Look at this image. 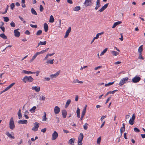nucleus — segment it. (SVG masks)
I'll list each match as a JSON object with an SVG mask.
<instances>
[{"instance_id": "37", "label": "nucleus", "mask_w": 145, "mask_h": 145, "mask_svg": "<svg viewBox=\"0 0 145 145\" xmlns=\"http://www.w3.org/2000/svg\"><path fill=\"white\" fill-rule=\"evenodd\" d=\"M36 107L35 106H34L31 109L29 110V111L33 113L35 112V110L36 109Z\"/></svg>"}, {"instance_id": "16", "label": "nucleus", "mask_w": 145, "mask_h": 145, "mask_svg": "<svg viewBox=\"0 0 145 145\" xmlns=\"http://www.w3.org/2000/svg\"><path fill=\"white\" fill-rule=\"evenodd\" d=\"M22 73L26 74H35V72L28 71L26 70H23L22 71Z\"/></svg>"}, {"instance_id": "54", "label": "nucleus", "mask_w": 145, "mask_h": 145, "mask_svg": "<svg viewBox=\"0 0 145 145\" xmlns=\"http://www.w3.org/2000/svg\"><path fill=\"white\" fill-rule=\"evenodd\" d=\"M45 97L43 95L42 96L41 98H40L39 100L40 101L42 100L43 101L45 100Z\"/></svg>"}, {"instance_id": "3", "label": "nucleus", "mask_w": 145, "mask_h": 145, "mask_svg": "<svg viewBox=\"0 0 145 145\" xmlns=\"http://www.w3.org/2000/svg\"><path fill=\"white\" fill-rule=\"evenodd\" d=\"M129 78L128 77H125L122 78L120 82L119 85V86H121L126 83V82L128 80Z\"/></svg>"}, {"instance_id": "41", "label": "nucleus", "mask_w": 145, "mask_h": 145, "mask_svg": "<svg viewBox=\"0 0 145 145\" xmlns=\"http://www.w3.org/2000/svg\"><path fill=\"white\" fill-rule=\"evenodd\" d=\"M42 33V31L41 30H39L37 31L36 33V35L37 36L40 35Z\"/></svg>"}, {"instance_id": "14", "label": "nucleus", "mask_w": 145, "mask_h": 145, "mask_svg": "<svg viewBox=\"0 0 145 145\" xmlns=\"http://www.w3.org/2000/svg\"><path fill=\"white\" fill-rule=\"evenodd\" d=\"M84 137L83 134L82 133H80L78 137V141L79 142H82Z\"/></svg>"}, {"instance_id": "9", "label": "nucleus", "mask_w": 145, "mask_h": 145, "mask_svg": "<svg viewBox=\"0 0 145 145\" xmlns=\"http://www.w3.org/2000/svg\"><path fill=\"white\" fill-rule=\"evenodd\" d=\"M39 126V123L36 122L35 123H34V126L32 128V130L34 131H37Z\"/></svg>"}, {"instance_id": "11", "label": "nucleus", "mask_w": 145, "mask_h": 145, "mask_svg": "<svg viewBox=\"0 0 145 145\" xmlns=\"http://www.w3.org/2000/svg\"><path fill=\"white\" fill-rule=\"evenodd\" d=\"M58 136V133L56 131H54L52 134V140H55Z\"/></svg>"}, {"instance_id": "38", "label": "nucleus", "mask_w": 145, "mask_h": 145, "mask_svg": "<svg viewBox=\"0 0 145 145\" xmlns=\"http://www.w3.org/2000/svg\"><path fill=\"white\" fill-rule=\"evenodd\" d=\"M142 45L140 46L138 48V52L139 54L142 53Z\"/></svg>"}, {"instance_id": "47", "label": "nucleus", "mask_w": 145, "mask_h": 145, "mask_svg": "<svg viewBox=\"0 0 145 145\" xmlns=\"http://www.w3.org/2000/svg\"><path fill=\"white\" fill-rule=\"evenodd\" d=\"M114 83V82H109L108 84H106L105 85V86H110L112 85Z\"/></svg>"}, {"instance_id": "27", "label": "nucleus", "mask_w": 145, "mask_h": 145, "mask_svg": "<svg viewBox=\"0 0 145 145\" xmlns=\"http://www.w3.org/2000/svg\"><path fill=\"white\" fill-rule=\"evenodd\" d=\"M104 32H102L101 33L97 34L96 37H94L95 39H98L99 38V35H101L103 34H104Z\"/></svg>"}, {"instance_id": "21", "label": "nucleus", "mask_w": 145, "mask_h": 145, "mask_svg": "<svg viewBox=\"0 0 145 145\" xmlns=\"http://www.w3.org/2000/svg\"><path fill=\"white\" fill-rule=\"evenodd\" d=\"M38 55H39V54H38L37 52H36L32 57L31 59L30 60V62H32L37 57V56Z\"/></svg>"}, {"instance_id": "61", "label": "nucleus", "mask_w": 145, "mask_h": 145, "mask_svg": "<svg viewBox=\"0 0 145 145\" xmlns=\"http://www.w3.org/2000/svg\"><path fill=\"white\" fill-rule=\"evenodd\" d=\"M0 28L3 31V32H4L5 31V27H4L1 26V27H0Z\"/></svg>"}, {"instance_id": "22", "label": "nucleus", "mask_w": 145, "mask_h": 145, "mask_svg": "<svg viewBox=\"0 0 145 145\" xmlns=\"http://www.w3.org/2000/svg\"><path fill=\"white\" fill-rule=\"evenodd\" d=\"M71 102V100L70 99H69L67 100L65 106V108H67L69 106Z\"/></svg>"}, {"instance_id": "31", "label": "nucleus", "mask_w": 145, "mask_h": 145, "mask_svg": "<svg viewBox=\"0 0 145 145\" xmlns=\"http://www.w3.org/2000/svg\"><path fill=\"white\" fill-rule=\"evenodd\" d=\"M76 113L77 115V116L78 118L80 117V109L78 107L77 108V110H76Z\"/></svg>"}, {"instance_id": "17", "label": "nucleus", "mask_w": 145, "mask_h": 145, "mask_svg": "<svg viewBox=\"0 0 145 145\" xmlns=\"http://www.w3.org/2000/svg\"><path fill=\"white\" fill-rule=\"evenodd\" d=\"M6 134L10 138L12 139H14L15 138L14 137V136L12 135L8 132H7L6 133Z\"/></svg>"}, {"instance_id": "10", "label": "nucleus", "mask_w": 145, "mask_h": 145, "mask_svg": "<svg viewBox=\"0 0 145 145\" xmlns=\"http://www.w3.org/2000/svg\"><path fill=\"white\" fill-rule=\"evenodd\" d=\"M31 89L36 92H39L40 90V87L39 86H32Z\"/></svg>"}, {"instance_id": "63", "label": "nucleus", "mask_w": 145, "mask_h": 145, "mask_svg": "<svg viewBox=\"0 0 145 145\" xmlns=\"http://www.w3.org/2000/svg\"><path fill=\"white\" fill-rule=\"evenodd\" d=\"M121 37L119 38V39L121 40V41H122L123 40V36L122 35V33L121 34Z\"/></svg>"}, {"instance_id": "51", "label": "nucleus", "mask_w": 145, "mask_h": 145, "mask_svg": "<svg viewBox=\"0 0 145 145\" xmlns=\"http://www.w3.org/2000/svg\"><path fill=\"white\" fill-rule=\"evenodd\" d=\"M46 50H42V51H41V52H37L38 54L39 55V54H42L44 53V52H46Z\"/></svg>"}, {"instance_id": "8", "label": "nucleus", "mask_w": 145, "mask_h": 145, "mask_svg": "<svg viewBox=\"0 0 145 145\" xmlns=\"http://www.w3.org/2000/svg\"><path fill=\"white\" fill-rule=\"evenodd\" d=\"M135 118V115L133 114L131 118L129 121V123L131 125H132L134 123V121Z\"/></svg>"}, {"instance_id": "15", "label": "nucleus", "mask_w": 145, "mask_h": 145, "mask_svg": "<svg viewBox=\"0 0 145 145\" xmlns=\"http://www.w3.org/2000/svg\"><path fill=\"white\" fill-rule=\"evenodd\" d=\"M71 27H69L68 28L67 30L66 31L65 35L64 36L65 38H66L68 37L69 33L71 31Z\"/></svg>"}, {"instance_id": "58", "label": "nucleus", "mask_w": 145, "mask_h": 145, "mask_svg": "<svg viewBox=\"0 0 145 145\" xmlns=\"http://www.w3.org/2000/svg\"><path fill=\"white\" fill-rule=\"evenodd\" d=\"M8 5H7V7L5 9V11L3 13V14H5L7 12V10L8 9Z\"/></svg>"}, {"instance_id": "53", "label": "nucleus", "mask_w": 145, "mask_h": 145, "mask_svg": "<svg viewBox=\"0 0 145 145\" xmlns=\"http://www.w3.org/2000/svg\"><path fill=\"white\" fill-rule=\"evenodd\" d=\"M134 131L136 132H140V130L137 127H135L134 129Z\"/></svg>"}, {"instance_id": "2", "label": "nucleus", "mask_w": 145, "mask_h": 145, "mask_svg": "<svg viewBox=\"0 0 145 145\" xmlns=\"http://www.w3.org/2000/svg\"><path fill=\"white\" fill-rule=\"evenodd\" d=\"M9 128L11 130H13L15 127V125L14 121V119L12 117L10 119L9 123Z\"/></svg>"}, {"instance_id": "62", "label": "nucleus", "mask_w": 145, "mask_h": 145, "mask_svg": "<svg viewBox=\"0 0 145 145\" xmlns=\"http://www.w3.org/2000/svg\"><path fill=\"white\" fill-rule=\"evenodd\" d=\"M86 111H82L81 115V116H82V117L83 116H84L86 113Z\"/></svg>"}, {"instance_id": "7", "label": "nucleus", "mask_w": 145, "mask_h": 145, "mask_svg": "<svg viewBox=\"0 0 145 145\" xmlns=\"http://www.w3.org/2000/svg\"><path fill=\"white\" fill-rule=\"evenodd\" d=\"M92 0H86L84 4L86 7L91 6L92 4Z\"/></svg>"}, {"instance_id": "48", "label": "nucleus", "mask_w": 145, "mask_h": 145, "mask_svg": "<svg viewBox=\"0 0 145 145\" xmlns=\"http://www.w3.org/2000/svg\"><path fill=\"white\" fill-rule=\"evenodd\" d=\"M139 56L138 57V59H144V58L142 55V53L139 54Z\"/></svg>"}, {"instance_id": "34", "label": "nucleus", "mask_w": 145, "mask_h": 145, "mask_svg": "<svg viewBox=\"0 0 145 145\" xmlns=\"http://www.w3.org/2000/svg\"><path fill=\"white\" fill-rule=\"evenodd\" d=\"M15 84V83H12L10 85L8 86L7 87L6 89L8 90L10 88H11Z\"/></svg>"}, {"instance_id": "20", "label": "nucleus", "mask_w": 145, "mask_h": 145, "mask_svg": "<svg viewBox=\"0 0 145 145\" xmlns=\"http://www.w3.org/2000/svg\"><path fill=\"white\" fill-rule=\"evenodd\" d=\"M121 21H118L115 22L112 27V28H115L117 25L121 24Z\"/></svg>"}, {"instance_id": "60", "label": "nucleus", "mask_w": 145, "mask_h": 145, "mask_svg": "<svg viewBox=\"0 0 145 145\" xmlns=\"http://www.w3.org/2000/svg\"><path fill=\"white\" fill-rule=\"evenodd\" d=\"M46 130V128L43 129L41 130V131L43 133H45Z\"/></svg>"}, {"instance_id": "4", "label": "nucleus", "mask_w": 145, "mask_h": 145, "mask_svg": "<svg viewBox=\"0 0 145 145\" xmlns=\"http://www.w3.org/2000/svg\"><path fill=\"white\" fill-rule=\"evenodd\" d=\"M60 71L59 70L56 73L54 74H51L50 75V78L51 79H53V78H56L57 76H58L59 74L60 73Z\"/></svg>"}, {"instance_id": "40", "label": "nucleus", "mask_w": 145, "mask_h": 145, "mask_svg": "<svg viewBox=\"0 0 145 145\" xmlns=\"http://www.w3.org/2000/svg\"><path fill=\"white\" fill-rule=\"evenodd\" d=\"M54 59L51 60H47L46 61V63L48 64H52L54 63Z\"/></svg>"}, {"instance_id": "57", "label": "nucleus", "mask_w": 145, "mask_h": 145, "mask_svg": "<svg viewBox=\"0 0 145 145\" xmlns=\"http://www.w3.org/2000/svg\"><path fill=\"white\" fill-rule=\"evenodd\" d=\"M30 26L33 28H36L37 27V25H33L31 24L30 25Z\"/></svg>"}, {"instance_id": "5", "label": "nucleus", "mask_w": 145, "mask_h": 145, "mask_svg": "<svg viewBox=\"0 0 145 145\" xmlns=\"http://www.w3.org/2000/svg\"><path fill=\"white\" fill-rule=\"evenodd\" d=\"M60 111V108L57 106H55L54 108V112L55 115H57L59 113Z\"/></svg>"}, {"instance_id": "1", "label": "nucleus", "mask_w": 145, "mask_h": 145, "mask_svg": "<svg viewBox=\"0 0 145 145\" xmlns=\"http://www.w3.org/2000/svg\"><path fill=\"white\" fill-rule=\"evenodd\" d=\"M33 80V79L31 76H25L22 79V81L25 83L27 81L30 82H32Z\"/></svg>"}, {"instance_id": "12", "label": "nucleus", "mask_w": 145, "mask_h": 145, "mask_svg": "<svg viewBox=\"0 0 145 145\" xmlns=\"http://www.w3.org/2000/svg\"><path fill=\"white\" fill-rule=\"evenodd\" d=\"M19 30V29H17L14 30V35L16 37H19L20 35V33L18 31Z\"/></svg>"}, {"instance_id": "19", "label": "nucleus", "mask_w": 145, "mask_h": 145, "mask_svg": "<svg viewBox=\"0 0 145 145\" xmlns=\"http://www.w3.org/2000/svg\"><path fill=\"white\" fill-rule=\"evenodd\" d=\"M27 123V121L26 120H20L18 122V123L20 124H26Z\"/></svg>"}, {"instance_id": "6", "label": "nucleus", "mask_w": 145, "mask_h": 145, "mask_svg": "<svg viewBox=\"0 0 145 145\" xmlns=\"http://www.w3.org/2000/svg\"><path fill=\"white\" fill-rule=\"evenodd\" d=\"M141 79V78L138 76H136L132 79V81L133 83H137L139 82Z\"/></svg>"}, {"instance_id": "28", "label": "nucleus", "mask_w": 145, "mask_h": 145, "mask_svg": "<svg viewBox=\"0 0 145 145\" xmlns=\"http://www.w3.org/2000/svg\"><path fill=\"white\" fill-rule=\"evenodd\" d=\"M44 115L42 116V120L43 121H46L47 119L46 117V113L45 112H44Z\"/></svg>"}, {"instance_id": "30", "label": "nucleus", "mask_w": 145, "mask_h": 145, "mask_svg": "<svg viewBox=\"0 0 145 145\" xmlns=\"http://www.w3.org/2000/svg\"><path fill=\"white\" fill-rule=\"evenodd\" d=\"M54 19L52 15H51L50 16L49 22L50 23H53L54 22Z\"/></svg>"}, {"instance_id": "35", "label": "nucleus", "mask_w": 145, "mask_h": 145, "mask_svg": "<svg viewBox=\"0 0 145 145\" xmlns=\"http://www.w3.org/2000/svg\"><path fill=\"white\" fill-rule=\"evenodd\" d=\"M80 7L76 6L73 8V10L74 11H77L80 10Z\"/></svg>"}, {"instance_id": "45", "label": "nucleus", "mask_w": 145, "mask_h": 145, "mask_svg": "<svg viewBox=\"0 0 145 145\" xmlns=\"http://www.w3.org/2000/svg\"><path fill=\"white\" fill-rule=\"evenodd\" d=\"M125 130V128H122L121 127L120 129V132L121 134V136H122V133Z\"/></svg>"}, {"instance_id": "59", "label": "nucleus", "mask_w": 145, "mask_h": 145, "mask_svg": "<svg viewBox=\"0 0 145 145\" xmlns=\"http://www.w3.org/2000/svg\"><path fill=\"white\" fill-rule=\"evenodd\" d=\"M55 119L56 120L57 122V123H58L59 122V118H58L57 117H55Z\"/></svg>"}, {"instance_id": "25", "label": "nucleus", "mask_w": 145, "mask_h": 145, "mask_svg": "<svg viewBox=\"0 0 145 145\" xmlns=\"http://www.w3.org/2000/svg\"><path fill=\"white\" fill-rule=\"evenodd\" d=\"M46 44V41H44V42L40 41L39 43H38V45L37 47H38L40 45H45Z\"/></svg>"}, {"instance_id": "29", "label": "nucleus", "mask_w": 145, "mask_h": 145, "mask_svg": "<svg viewBox=\"0 0 145 145\" xmlns=\"http://www.w3.org/2000/svg\"><path fill=\"white\" fill-rule=\"evenodd\" d=\"M111 52L114 56H116L119 54V53L114 51H111Z\"/></svg>"}, {"instance_id": "49", "label": "nucleus", "mask_w": 145, "mask_h": 145, "mask_svg": "<svg viewBox=\"0 0 145 145\" xmlns=\"http://www.w3.org/2000/svg\"><path fill=\"white\" fill-rule=\"evenodd\" d=\"M3 18L4 20V21L5 22H8L9 21V18L8 17H4Z\"/></svg>"}, {"instance_id": "46", "label": "nucleus", "mask_w": 145, "mask_h": 145, "mask_svg": "<svg viewBox=\"0 0 145 145\" xmlns=\"http://www.w3.org/2000/svg\"><path fill=\"white\" fill-rule=\"evenodd\" d=\"M101 137H99L97 140V143L98 144H100L101 142Z\"/></svg>"}, {"instance_id": "42", "label": "nucleus", "mask_w": 145, "mask_h": 145, "mask_svg": "<svg viewBox=\"0 0 145 145\" xmlns=\"http://www.w3.org/2000/svg\"><path fill=\"white\" fill-rule=\"evenodd\" d=\"M88 124L87 123H86L84 125L83 127L84 129L85 130H87L88 129Z\"/></svg>"}, {"instance_id": "26", "label": "nucleus", "mask_w": 145, "mask_h": 145, "mask_svg": "<svg viewBox=\"0 0 145 145\" xmlns=\"http://www.w3.org/2000/svg\"><path fill=\"white\" fill-rule=\"evenodd\" d=\"M100 3V2H96V6L95 8L96 10H97L99 7H100L101 5Z\"/></svg>"}, {"instance_id": "24", "label": "nucleus", "mask_w": 145, "mask_h": 145, "mask_svg": "<svg viewBox=\"0 0 145 145\" xmlns=\"http://www.w3.org/2000/svg\"><path fill=\"white\" fill-rule=\"evenodd\" d=\"M44 27L45 32H47L48 30V26L47 24L46 23L44 24Z\"/></svg>"}, {"instance_id": "18", "label": "nucleus", "mask_w": 145, "mask_h": 145, "mask_svg": "<svg viewBox=\"0 0 145 145\" xmlns=\"http://www.w3.org/2000/svg\"><path fill=\"white\" fill-rule=\"evenodd\" d=\"M62 115L64 118H65L67 114V111L65 110H63L61 111Z\"/></svg>"}, {"instance_id": "32", "label": "nucleus", "mask_w": 145, "mask_h": 145, "mask_svg": "<svg viewBox=\"0 0 145 145\" xmlns=\"http://www.w3.org/2000/svg\"><path fill=\"white\" fill-rule=\"evenodd\" d=\"M0 37L3 39H7V37L5 35L4 33H2L0 35Z\"/></svg>"}, {"instance_id": "36", "label": "nucleus", "mask_w": 145, "mask_h": 145, "mask_svg": "<svg viewBox=\"0 0 145 145\" xmlns=\"http://www.w3.org/2000/svg\"><path fill=\"white\" fill-rule=\"evenodd\" d=\"M80 83L81 84L83 83L82 81H80L77 79L73 81V83Z\"/></svg>"}, {"instance_id": "13", "label": "nucleus", "mask_w": 145, "mask_h": 145, "mask_svg": "<svg viewBox=\"0 0 145 145\" xmlns=\"http://www.w3.org/2000/svg\"><path fill=\"white\" fill-rule=\"evenodd\" d=\"M109 3H108L105 5L100 9L99 10V12H101L103 11L105 9H106L108 7Z\"/></svg>"}, {"instance_id": "52", "label": "nucleus", "mask_w": 145, "mask_h": 145, "mask_svg": "<svg viewBox=\"0 0 145 145\" xmlns=\"http://www.w3.org/2000/svg\"><path fill=\"white\" fill-rule=\"evenodd\" d=\"M10 25L12 27H15V24L12 21L10 23Z\"/></svg>"}, {"instance_id": "55", "label": "nucleus", "mask_w": 145, "mask_h": 145, "mask_svg": "<svg viewBox=\"0 0 145 145\" xmlns=\"http://www.w3.org/2000/svg\"><path fill=\"white\" fill-rule=\"evenodd\" d=\"M44 8L42 5H40V12H42Z\"/></svg>"}, {"instance_id": "64", "label": "nucleus", "mask_w": 145, "mask_h": 145, "mask_svg": "<svg viewBox=\"0 0 145 145\" xmlns=\"http://www.w3.org/2000/svg\"><path fill=\"white\" fill-rule=\"evenodd\" d=\"M25 33L29 35L30 34V32L28 30H26L25 32Z\"/></svg>"}, {"instance_id": "50", "label": "nucleus", "mask_w": 145, "mask_h": 145, "mask_svg": "<svg viewBox=\"0 0 145 145\" xmlns=\"http://www.w3.org/2000/svg\"><path fill=\"white\" fill-rule=\"evenodd\" d=\"M15 6L14 3H12L10 5V7L13 10V8H14Z\"/></svg>"}, {"instance_id": "39", "label": "nucleus", "mask_w": 145, "mask_h": 145, "mask_svg": "<svg viewBox=\"0 0 145 145\" xmlns=\"http://www.w3.org/2000/svg\"><path fill=\"white\" fill-rule=\"evenodd\" d=\"M108 49L107 48H105L101 53V54H100V56H101L104 55V54H105L107 51Z\"/></svg>"}, {"instance_id": "56", "label": "nucleus", "mask_w": 145, "mask_h": 145, "mask_svg": "<svg viewBox=\"0 0 145 145\" xmlns=\"http://www.w3.org/2000/svg\"><path fill=\"white\" fill-rule=\"evenodd\" d=\"M117 91V90H114L112 91H109V94H113L114 93Z\"/></svg>"}, {"instance_id": "44", "label": "nucleus", "mask_w": 145, "mask_h": 145, "mask_svg": "<svg viewBox=\"0 0 145 145\" xmlns=\"http://www.w3.org/2000/svg\"><path fill=\"white\" fill-rule=\"evenodd\" d=\"M19 18L21 20V21L23 22V23L24 24H25L26 23V22L25 20H24V18L22 17L19 16Z\"/></svg>"}, {"instance_id": "23", "label": "nucleus", "mask_w": 145, "mask_h": 145, "mask_svg": "<svg viewBox=\"0 0 145 145\" xmlns=\"http://www.w3.org/2000/svg\"><path fill=\"white\" fill-rule=\"evenodd\" d=\"M18 115L19 119H20L22 118V117L21 112V110L20 109L19 110L18 113Z\"/></svg>"}, {"instance_id": "33", "label": "nucleus", "mask_w": 145, "mask_h": 145, "mask_svg": "<svg viewBox=\"0 0 145 145\" xmlns=\"http://www.w3.org/2000/svg\"><path fill=\"white\" fill-rule=\"evenodd\" d=\"M31 13L34 15H37V14L36 11H35V10H34V9L33 8H32L31 10Z\"/></svg>"}, {"instance_id": "43", "label": "nucleus", "mask_w": 145, "mask_h": 145, "mask_svg": "<svg viewBox=\"0 0 145 145\" xmlns=\"http://www.w3.org/2000/svg\"><path fill=\"white\" fill-rule=\"evenodd\" d=\"M69 144H71L72 143H74V142L72 138L70 139L68 142Z\"/></svg>"}]
</instances>
